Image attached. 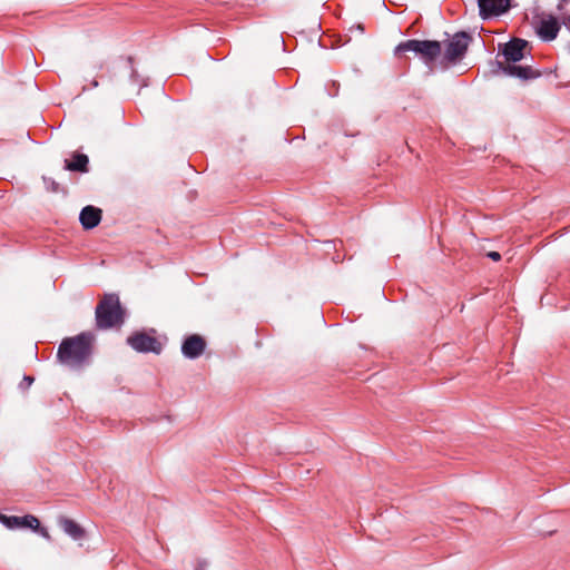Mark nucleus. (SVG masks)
Segmentation results:
<instances>
[{
	"label": "nucleus",
	"mask_w": 570,
	"mask_h": 570,
	"mask_svg": "<svg viewBox=\"0 0 570 570\" xmlns=\"http://www.w3.org/2000/svg\"><path fill=\"white\" fill-rule=\"evenodd\" d=\"M529 41L522 38H511L508 42L498 45V55L504 58L503 61H491V72L497 75L502 72L505 76L514 77L521 80H532L541 77V71L532 69L530 66L515 65L525 57V49Z\"/></svg>",
	"instance_id": "1"
},
{
	"label": "nucleus",
	"mask_w": 570,
	"mask_h": 570,
	"mask_svg": "<svg viewBox=\"0 0 570 570\" xmlns=\"http://www.w3.org/2000/svg\"><path fill=\"white\" fill-rule=\"evenodd\" d=\"M95 342L96 336L89 331L65 337L58 346V362L73 370L83 368L91 363Z\"/></svg>",
	"instance_id": "2"
},
{
	"label": "nucleus",
	"mask_w": 570,
	"mask_h": 570,
	"mask_svg": "<svg viewBox=\"0 0 570 570\" xmlns=\"http://www.w3.org/2000/svg\"><path fill=\"white\" fill-rule=\"evenodd\" d=\"M443 46L438 40H419L409 39L401 41L394 48V56L397 59L406 58V52H412L414 57L420 59L426 67L432 68L435 61L441 57Z\"/></svg>",
	"instance_id": "3"
},
{
	"label": "nucleus",
	"mask_w": 570,
	"mask_h": 570,
	"mask_svg": "<svg viewBox=\"0 0 570 570\" xmlns=\"http://www.w3.org/2000/svg\"><path fill=\"white\" fill-rule=\"evenodd\" d=\"M126 309L121 306L118 294H105L95 309L96 327L109 330L121 326L126 321Z\"/></svg>",
	"instance_id": "4"
},
{
	"label": "nucleus",
	"mask_w": 570,
	"mask_h": 570,
	"mask_svg": "<svg viewBox=\"0 0 570 570\" xmlns=\"http://www.w3.org/2000/svg\"><path fill=\"white\" fill-rule=\"evenodd\" d=\"M473 37L468 31H458L451 38L444 40V51L440 57V65L446 69L459 63L466 55Z\"/></svg>",
	"instance_id": "5"
},
{
	"label": "nucleus",
	"mask_w": 570,
	"mask_h": 570,
	"mask_svg": "<svg viewBox=\"0 0 570 570\" xmlns=\"http://www.w3.org/2000/svg\"><path fill=\"white\" fill-rule=\"evenodd\" d=\"M156 334L157 331L155 328L135 331L126 338V343L138 353L159 355L164 350V345L156 337Z\"/></svg>",
	"instance_id": "6"
},
{
	"label": "nucleus",
	"mask_w": 570,
	"mask_h": 570,
	"mask_svg": "<svg viewBox=\"0 0 570 570\" xmlns=\"http://www.w3.org/2000/svg\"><path fill=\"white\" fill-rule=\"evenodd\" d=\"M561 19L552 14H542L535 21L534 29L542 41H552L558 37L561 28Z\"/></svg>",
	"instance_id": "7"
},
{
	"label": "nucleus",
	"mask_w": 570,
	"mask_h": 570,
	"mask_svg": "<svg viewBox=\"0 0 570 570\" xmlns=\"http://www.w3.org/2000/svg\"><path fill=\"white\" fill-rule=\"evenodd\" d=\"M206 340L199 334L187 335L181 342V354L188 360L198 358L206 350Z\"/></svg>",
	"instance_id": "8"
},
{
	"label": "nucleus",
	"mask_w": 570,
	"mask_h": 570,
	"mask_svg": "<svg viewBox=\"0 0 570 570\" xmlns=\"http://www.w3.org/2000/svg\"><path fill=\"white\" fill-rule=\"evenodd\" d=\"M478 6L480 17L485 20L508 12L511 0H478Z\"/></svg>",
	"instance_id": "9"
},
{
	"label": "nucleus",
	"mask_w": 570,
	"mask_h": 570,
	"mask_svg": "<svg viewBox=\"0 0 570 570\" xmlns=\"http://www.w3.org/2000/svg\"><path fill=\"white\" fill-rule=\"evenodd\" d=\"M102 218V210L96 206L87 205L79 214V222L85 230L97 227Z\"/></svg>",
	"instance_id": "10"
},
{
	"label": "nucleus",
	"mask_w": 570,
	"mask_h": 570,
	"mask_svg": "<svg viewBox=\"0 0 570 570\" xmlns=\"http://www.w3.org/2000/svg\"><path fill=\"white\" fill-rule=\"evenodd\" d=\"M57 523L75 541L83 540L87 537L85 528L66 515H59Z\"/></svg>",
	"instance_id": "11"
},
{
	"label": "nucleus",
	"mask_w": 570,
	"mask_h": 570,
	"mask_svg": "<svg viewBox=\"0 0 570 570\" xmlns=\"http://www.w3.org/2000/svg\"><path fill=\"white\" fill-rule=\"evenodd\" d=\"M35 521L33 514H26L23 517L17 515H6L0 512V523H2L7 529L16 530V529H30Z\"/></svg>",
	"instance_id": "12"
},
{
	"label": "nucleus",
	"mask_w": 570,
	"mask_h": 570,
	"mask_svg": "<svg viewBox=\"0 0 570 570\" xmlns=\"http://www.w3.org/2000/svg\"><path fill=\"white\" fill-rule=\"evenodd\" d=\"M63 169L86 174L89 171V158L86 154L73 153L71 159H65Z\"/></svg>",
	"instance_id": "13"
},
{
	"label": "nucleus",
	"mask_w": 570,
	"mask_h": 570,
	"mask_svg": "<svg viewBox=\"0 0 570 570\" xmlns=\"http://www.w3.org/2000/svg\"><path fill=\"white\" fill-rule=\"evenodd\" d=\"M35 521L36 522H32V525L30 527V530H32L33 532L38 533L39 535H41L47 541H51L52 538H51L48 529L40 524V521H39V519L36 515H35Z\"/></svg>",
	"instance_id": "14"
},
{
	"label": "nucleus",
	"mask_w": 570,
	"mask_h": 570,
	"mask_svg": "<svg viewBox=\"0 0 570 570\" xmlns=\"http://www.w3.org/2000/svg\"><path fill=\"white\" fill-rule=\"evenodd\" d=\"M43 183H45V186H46L48 191H51V193L63 191V193H66V190L60 187L59 183H57L51 177H43Z\"/></svg>",
	"instance_id": "15"
},
{
	"label": "nucleus",
	"mask_w": 570,
	"mask_h": 570,
	"mask_svg": "<svg viewBox=\"0 0 570 570\" xmlns=\"http://www.w3.org/2000/svg\"><path fill=\"white\" fill-rule=\"evenodd\" d=\"M35 382V377L31 375H24L19 384L20 390L26 391Z\"/></svg>",
	"instance_id": "16"
},
{
	"label": "nucleus",
	"mask_w": 570,
	"mask_h": 570,
	"mask_svg": "<svg viewBox=\"0 0 570 570\" xmlns=\"http://www.w3.org/2000/svg\"><path fill=\"white\" fill-rule=\"evenodd\" d=\"M487 257H489L493 262H499L501 259V254L499 252L491 250L487 253Z\"/></svg>",
	"instance_id": "17"
},
{
	"label": "nucleus",
	"mask_w": 570,
	"mask_h": 570,
	"mask_svg": "<svg viewBox=\"0 0 570 570\" xmlns=\"http://www.w3.org/2000/svg\"><path fill=\"white\" fill-rule=\"evenodd\" d=\"M127 62L129 65V68L131 69V75H130L131 78L136 79V77H138V73H137V71L134 68V58L132 57H128L127 58Z\"/></svg>",
	"instance_id": "18"
},
{
	"label": "nucleus",
	"mask_w": 570,
	"mask_h": 570,
	"mask_svg": "<svg viewBox=\"0 0 570 570\" xmlns=\"http://www.w3.org/2000/svg\"><path fill=\"white\" fill-rule=\"evenodd\" d=\"M561 23L566 27L567 30L570 31V14H562L561 16Z\"/></svg>",
	"instance_id": "19"
},
{
	"label": "nucleus",
	"mask_w": 570,
	"mask_h": 570,
	"mask_svg": "<svg viewBox=\"0 0 570 570\" xmlns=\"http://www.w3.org/2000/svg\"><path fill=\"white\" fill-rule=\"evenodd\" d=\"M568 3H570V0H559L557 4V10L561 12L562 10H564Z\"/></svg>",
	"instance_id": "20"
},
{
	"label": "nucleus",
	"mask_w": 570,
	"mask_h": 570,
	"mask_svg": "<svg viewBox=\"0 0 570 570\" xmlns=\"http://www.w3.org/2000/svg\"><path fill=\"white\" fill-rule=\"evenodd\" d=\"M353 30H357L360 33H363L365 28H364V24L363 23H356V24H353L351 28H350V31H353Z\"/></svg>",
	"instance_id": "21"
},
{
	"label": "nucleus",
	"mask_w": 570,
	"mask_h": 570,
	"mask_svg": "<svg viewBox=\"0 0 570 570\" xmlns=\"http://www.w3.org/2000/svg\"><path fill=\"white\" fill-rule=\"evenodd\" d=\"M206 568H207V562L205 560H199L197 562L195 570H206Z\"/></svg>",
	"instance_id": "22"
},
{
	"label": "nucleus",
	"mask_w": 570,
	"mask_h": 570,
	"mask_svg": "<svg viewBox=\"0 0 570 570\" xmlns=\"http://www.w3.org/2000/svg\"><path fill=\"white\" fill-rule=\"evenodd\" d=\"M91 87H94V88L98 87V81L94 79V80L91 81Z\"/></svg>",
	"instance_id": "23"
}]
</instances>
